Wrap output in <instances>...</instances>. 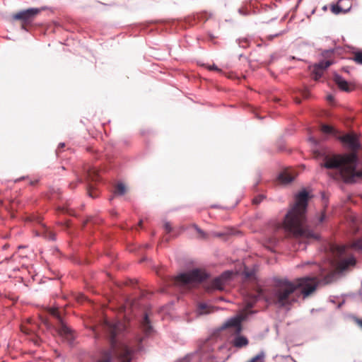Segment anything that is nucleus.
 <instances>
[{
    "label": "nucleus",
    "mask_w": 362,
    "mask_h": 362,
    "mask_svg": "<svg viewBox=\"0 0 362 362\" xmlns=\"http://www.w3.org/2000/svg\"><path fill=\"white\" fill-rule=\"evenodd\" d=\"M233 328L235 332L239 334L241 332V318L238 316L233 317L226 321L221 326V329Z\"/></svg>",
    "instance_id": "nucleus-10"
},
{
    "label": "nucleus",
    "mask_w": 362,
    "mask_h": 362,
    "mask_svg": "<svg viewBox=\"0 0 362 362\" xmlns=\"http://www.w3.org/2000/svg\"><path fill=\"white\" fill-rule=\"evenodd\" d=\"M333 49H325L322 52L321 55L324 58H329L334 53Z\"/></svg>",
    "instance_id": "nucleus-28"
},
{
    "label": "nucleus",
    "mask_w": 362,
    "mask_h": 362,
    "mask_svg": "<svg viewBox=\"0 0 362 362\" xmlns=\"http://www.w3.org/2000/svg\"><path fill=\"white\" fill-rule=\"evenodd\" d=\"M347 4H348V2H347V1H345V2L344 3V6H347Z\"/></svg>",
    "instance_id": "nucleus-49"
},
{
    "label": "nucleus",
    "mask_w": 362,
    "mask_h": 362,
    "mask_svg": "<svg viewBox=\"0 0 362 362\" xmlns=\"http://www.w3.org/2000/svg\"><path fill=\"white\" fill-rule=\"evenodd\" d=\"M356 263V258L354 256H351L341 260L338 264V269L342 272L346 271L349 267L355 266Z\"/></svg>",
    "instance_id": "nucleus-11"
},
{
    "label": "nucleus",
    "mask_w": 362,
    "mask_h": 362,
    "mask_svg": "<svg viewBox=\"0 0 362 362\" xmlns=\"http://www.w3.org/2000/svg\"><path fill=\"white\" fill-rule=\"evenodd\" d=\"M211 69H215V70H218L217 66H214V65L211 67Z\"/></svg>",
    "instance_id": "nucleus-44"
},
{
    "label": "nucleus",
    "mask_w": 362,
    "mask_h": 362,
    "mask_svg": "<svg viewBox=\"0 0 362 362\" xmlns=\"http://www.w3.org/2000/svg\"><path fill=\"white\" fill-rule=\"evenodd\" d=\"M274 286L268 293L262 290L258 291L254 296L253 303L261 299L267 303L274 304L279 308L291 305L297 301V298L293 296L297 288H301L300 293L303 298L308 297L317 288L315 278L304 276L291 281L287 278L274 279Z\"/></svg>",
    "instance_id": "nucleus-2"
},
{
    "label": "nucleus",
    "mask_w": 362,
    "mask_h": 362,
    "mask_svg": "<svg viewBox=\"0 0 362 362\" xmlns=\"http://www.w3.org/2000/svg\"><path fill=\"white\" fill-rule=\"evenodd\" d=\"M269 240V243H271V245H274V246L277 245V243L279 242L278 238L276 237L270 238Z\"/></svg>",
    "instance_id": "nucleus-35"
},
{
    "label": "nucleus",
    "mask_w": 362,
    "mask_h": 362,
    "mask_svg": "<svg viewBox=\"0 0 362 362\" xmlns=\"http://www.w3.org/2000/svg\"><path fill=\"white\" fill-rule=\"evenodd\" d=\"M334 63L332 60H321L318 63H316L314 64L315 67H317L323 71L328 68L330 65H332Z\"/></svg>",
    "instance_id": "nucleus-20"
},
{
    "label": "nucleus",
    "mask_w": 362,
    "mask_h": 362,
    "mask_svg": "<svg viewBox=\"0 0 362 362\" xmlns=\"http://www.w3.org/2000/svg\"><path fill=\"white\" fill-rule=\"evenodd\" d=\"M233 344L236 348H242L248 344V339L244 336L238 335L233 339Z\"/></svg>",
    "instance_id": "nucleus-15"
},
{
    "label": "nucleus",
    "mask_w": 362,
    "mask_h": 362,
    "mask_svg": "<svg viewBox=\"0 0 362 362\" xmlns=\"http://www.w3.org/2000/svg\"><path fill=\"white\" fill-rule=\"evenodd\" d=\"M249 307L252 308V304H249Z\"/></svg>",
    "instance_id": "nucleus-52"
},
{
    "label": "nucleus",
    "mask_w": 362,
    "mask_h": 362,
    "mask_svg": "<svg viewBox=\"0 0 362 362\" xmlns=\"http://www.w3.org/2000/svg\"><path fill=\"white\" fill-rule=\"evenodd\" d=\"M6 247H7L6 245H4V246L3 247V248L5 250V249H6Z\"/></svg>",
    "instance_id": "nucleus-51"
},
{
    "label": "nucleus",
    "mask_w": 362,
    "mask_h": 362,
    "mask_svg": "<svg viewBox=\"0 0 362 362\" xmlns=\"http://www.w3.org/2000/svg\"><path fill=\"white\" fill-rule=\"evenodd\" d=\"M141 328L146 337L149 336L153 332V327L151 325L150 320L148 315L146 313L141 322Z\"/></svg>",
    "instance_id": "nucleus-13"
},
{
    "label": "nucleus",
    "mask_w": 362,
    "mask_h": 362,
    "mask_svg": "<svg viewBox=\"0 0 362 362\" xmlns=\"http://www.w3.org/2000/svg\"><path fill=\"white\" fill-rule=\"evenodd\" d=\"M350 247L362 254V238L352 242Z\"/></svg>",
    "instance_id": "nucleus-22"
},
{
    "label": "nucleus",
    "mask_w": 362,
    "mask_h": 362,
    "mask_svg": "<svg viewBox=\"0 0 362 362\" xmlns=\"http://www.w3.org/2000/svg\"><path fill=\"white\" fill-rule=\"evenodd\" d=\"M197 16L199 19L204 21H206L209 18L208 13L206 12L198 13Z\"/></svg>",
    "instance_id": "nucleus-30"
},
{
    "label": "nucleus",
    "mask_w": 362,
    "mask_h": 362,
    "mask_svg": "<svg viewBox=\"0 0 362 362\" xmlns=\"http://www.w3.org/2000/svg\"><path fill=\"white\" fill-rule=\"evenodd\" d=\"M280 34H281V33L276 34V35H274V36H275V37L279 36Z\"/></svg>",
    "instance_id": "nucleus-50"
},
{
    "label": "nucleus",
    "mask_w": 362,
    "mask_h": 362,
    "mask_svg": "<svg viewBox=\"0 0 362 362\" xmlns=\"http://www.w3.org/2000/svg\"><path fill=\"white\" fill-rule=\"evenodd\" d=\"M141 341H142V339L139 338V345H140L141 344Z\"/></svg>",
    "instance_id": "nucleus-46"
},
{
    "label": "nucleus",
    "mask_w": 362,
    "mask_h": 362,
    "mask_svg": "<svg viewBox=\"0 0 362 362\" xmlns=\"http://www.w3.org/2000/svg\"><path fill=\"white\" fill-rule=\"evenodd\" d=\"M209 276V274L205 270L202 269H193L177 275L176 281L182 285H189L193 283H201L208 279Z\"/></svg>",
    "instance_id": "nucleus-5"
},
{
    "label": "nucleus",
    "mask_w": 362,
    "mask_h": 362,
    "mask_svg": "<svg viewBox=\"0 0 362 362\" xmlns=\"http://www.w3.org/2000/svg\"><path fill=\"white\" fill-rule=\"evenodd\" d=\"M309 141L314 144L315 146L317 144V141L314 137H310Z\"/></svg>",
    "instance_id": "nucleus-39"
},
{
    "label": "nucleus",
    "mask_w": 362,
    "mask_h": 362,
    "mask_svg": "<svg viewBox=\"0 0 362 362\" xmlns=\"http://www.w3.org/2000/svg\"><path fill=\"white\" fill-rule=\"evenodd\" d=\"M278 180L281 183L286 185L291 182L294 180V177L284 171L279 175Z\"/></svg>",
    "instance_id": "nucleus-16"
},
{
    "label": "nucleus",
    "mask_w": 362,
    "mask_h": 362,
    "mask_svg": "<svg viewBox=\"0 0 362 362\" xmlns=\"http://www.w3.org/2000/svg\"><path fill=\"white\" fill-rule=\"evenodd\" d=\"M264 197L263 195H259L255 198L253 199V204H259L263 199Z\"/></svg>",
    "instance_id": "nucleus-31"
},
{
    "label": "nucleus",
    "mask_w": 362,
    "mask_h": 362,
    "mask_svg": "<svg viewBox=\"0 0 362 362\" xmlns=\"http://www.w3.org/2000/svg\"><path fill=\"white\" fill-rule=\"evenodd\" d=\"M233 274V272L231 271H226L223 273H222L220 276L224 279V281L226 282L228 281Z\"/></svg>",
    "instance_id": "nucleus-29"
},
{
    "label": "nucleus",
    "mask_w": 362,
    "mask_h": 362,
    "mask_svg": "<svg viewBox=\"0 0 362 362\" xmlns=\"http://www.w3.org/2000/svg\"><path fill=\"white\" fill-rule=\"evenodd\" d=\"M353 60L358 64L362 65V50L356 51L354 52Z\"/></svg>",
    "instance_id": "nucleus-26"
},
{
    "label": "nucleus",
    "mask_w": 362,
    "mask_h": 362,
    "mask_svg": "<svg viewBox=\"0 0 362 362\" xmlns=\"http://www.w3.org/2000/svg\"><path fill=\"white\" fill-rule=\"evenodd\" d=\"M322 201L324 202L325 207H326L327 204H328V200H327V197H326L325 193L322 194Z\"/></svg>",
    "instance_id": "nucleus-38"
},
{
    "label": "nucleus",
    "mask_w": 362,
    "mask_h": 362,
    "mask_svg": "<svg viewBox=\"0 0 362 362\" xmlns=\"http://www.w3.org/2000/svg\"><path fill=\"white\" fill-rule=\"evenodd\" d=\"M164 228L168 233H170L172 230L171 226L169 222H165L164 224Z\"/></svg>",
    "instance_id": "nucleus-37"
},
{
    "label": "nucleus",
    "mask_w": 362,
    "mask_h": 362,
    "mask_svg": "<svg viewBox=\"0 0 362 362\" xmlns=\"http://www.w3.org/2000/svg\"><path fill=\"white\" fill-rule=\"evenodd\" d=\"M264 351H261L257 355L252 358L248 362H264Z\"/></svg>",
    "instance_id": "nucleus-24"
},
{
    "label": "nucleus",
    "mask_w": 362,
    "mask_h": 362,
    "mask_svg": "<svg viewBox=\"0 0 362 362\" xmlns=\"http://www.w3.org/2000/svg\"><path fill=\"white\" fill-rule=\"evenodd\" d=\"M322 9H323L324 11H326V10L327 9V6H324L322 7Z\"/></svg>",
    "instance_id": "nucleus-45"
},
{
    "label": "nucleus",
    "mask_w": 362,
    "mask_h": 362,
    "mask_svg": "<svg viewBox=\"0 0 362 362\" xmlns=\"http://www.w3.org/2000/svg\"><path fill=\"white\" fill-rule=\"evenodd\" d=\"M194 228L197 230L198 233H199L202 237L206 236V233L204 230H202L200 228H199L196 224L193 225Z\"/></svg>",
    "instance_id": "nucleus-32"
},
{
    "label": "nucleus",
    "mask_w": 362,
    "mask_h": 362,
    "mask_svg": "<svg viewBox=\"0 0 362 362\" xmlns=\"http://www.w3.org/2000/svg\"><path fill=\"white\" fill-rule=\"evenodd\" d=\"M37 235H42L44 238L49 240H55L56 237L55 234L49 230L47 228L43 227V230L41 232L40 234L37 233Z\"/></svg>",
    "instance_id": "nucleus-18"
},
{
    "label": "nucleus",
    "mask_w": 362,
    "mask_h": 362,
    "mask_svg": "<svg viewBox=\"0 0 362 362\" xmlns=\"http://www.w3.org/2000/svg\"><path fill=\"white\" fill-rule=\"evenodd\" d=\"M208 35L211 41H214V40L216 38V37L211 33H209Z\"/></svg>",
    "instance_id": "nucleus-40"
},
{
    "label": "nucleus",
    "mask_w": 362,
    "mask_h": 362,
    "mask_svg": "<svg viewBox=\"0 0 362 362\" xmlns=\"http://www.w3.org/2000/svg\"><path fill=\"white\" fill-rule=\"evenodd\" d=\"M88 176L92 180H97L98 177V170L93 168L88 170Z\"/></svg>",
    "instance_id": "nucleus-25"
},
{
    "label": "nucleus",
    "mask_w": 362,
    "mask_h": 362,
    "mask_svg": "<svg viewBox=\"0 0 362 362\" xmlns=\"http://www.w3.org/2000/svg\"><path fill=\"white\" fill-rule=\"evenodd\" d=\"M40 12V8H30L16 13L13 16V19L21 21L23 24L22 28H24V25L30 24Z\"/></svg>",
    "instance_id": "nucleus-7"
},
{
    "label": "nucleus",
    "mask_w": 362,
    "mask_h": 362,
    "mask_svg": "<svg viewBox=\"0 0 362 362\" xmlns=\"http://www.w3.org/2000/svg\"><path fill=\"white\" fill-rule=\"evenodd\" d=\"M344 250H345V248H344V247H342V248L341 249V252H344Z\"/></svg>",
    "instance_id": "nucleus-48"
},
{
    "label": "nucleus",
    "mask_w": 362,
    "mask_h": 362,
    "mask_svg": "<svg viewBox=\"0 0 362 362\" xmlns=\"http://www.w3.org/2000/svg\"><path fill=\"white\" fill-rule=\"evenodd\" d=\"M321 130L326 134H333L334 132L333 127L327 124H323L321 127Z\"/></svg>",
    "instance_id": "nucleus-27"
},
{
    "label": "nucleus",
    "mask_w": 362,
    "mask_h": 362,
    "mask_svg": "<svg viewBox=\"0 0 362 362\" xmlns=\"http://www.w3.org/2000/svg\"><path fill=\"white\" fill-rule=\"evenodd\" d=\"M238 45L240 47H246L247 45V39H243V40H238Z\"/></svg>",
    "instance_id": "nucleus-34"
},
{
    "label": "nucleus",
    "mask_w": 362,
    "mask_h": 362,
    "mask_svg": "<svg viewBox=\"0 0 362 362\" xmlns=\"http://www.w3.org/2000/svg\"><path fill=\"white\" fill-rule=\"evenodd\" d=\"M333 80L341 90L347 92L350 90L346 80L337 72H334L333 74Z\"/></svg>",
    "instance_id": "nucleus-12"
},
{
    "label": "nucleus",
    "mask_w": 362,
    "mask_h": 362,
    "mask_svg": "<svg viewBox=\"0 0 362 362\" xmlns=\"http://www.w3.org/2000/svg\"><path fill=\"white\" fill-rule=\"evenodd\" d=\"M125 192H126L125 185L122 182L117 183V185H116V187L115 189V191H114V194L122 196L125 194Z\"/></svg>",
    "instance_id": "nucleus-21"
},
{
    "label": "nucleus",
    "mask_w": 362,
    "mask_h": 362,
    "mask_svg": "<svg viewBox=\"0 0 362 362\" xmlns=\"http://www.w3.org/2000/svg\"><path fill=\"white\" fill-rule=\"evenodd\" d=\"M342 70H343V71H344V72L349 73V69H348V68H347V67H344V68L342 69Z\"/></svg>",
    "instance_id": "nucleus-43"
},
{
    "label": "nucleus",
    "mask_w": 362,
    "mask_h": 362,
    "mask_svg": "<svg viewBox=\"0 0 362 362\" xmlns=\"http://www.w3.org/2000/svg\"><path fill=\"white\" fill-rule=\"evenodd\" d=\"M214 310V307L211 306L205 303H199L197 308V313L199 315H206L212 313Z\"/></svg>",
    "instance_id": "nucleus-14"
},
{
    "label": "nucleus",
    "mask_w": 362,
    "mask_h": 362,
    "mask_svg": "<svg viewBox=\"0 0 362 362\" xmlns=\"http://www.w3.org/2000/svg\"><path fill=\"white\" fill-rule=\"evenodd\" d=\"M103 327L108 334L113 354L119 362H131L135 349L126 343H119L118 337L124 329V325L118 321L104 320Z\"/></svg>",
    "instance_id": "nucleus-4"
},
{
    "label": "nucleus",
    "mask_w": 362,
    "mask_h": 362,
    "mask_svg": "<svg viewBox=\"0 0 362 362\" xmlns=\"http://www.w3.org/2000/svg\"><path fill=\"white\" fill-rule=\"evenodd\" d=\"M96 362H113L112 353L111 351H103Z\"/></svg>",
    "instance_id": "nucleus-17"
},
{
    "label": "nucleus",
    "mask_w": 362,
    "mask_h": 362,
    "mask_svg": "<svg viewBox=\"0 0 362 362\" xmlns=\"http://www.w3.org/2000/svg\"><path fill=\"white\" fill-rule=\"evenodd\" d=\"M314 153L316 157L322 158V162L320 163L321 168L337 170L333 175L329 174L333 179L341 180L345 183L352 184L362 177V170H356L357 153L335 154L329 156L320 149L315 150Z\"/></svg>",
    "instance_id": "nucleus-3"
},
{
    "label": "nucleus",
    "mask_w": 362,
    "mask_h": 362,
    "mask_svg": "<svg viewBox=\"0 0 362 362\" xmlns=\"http://www.w3.org/2000/svg\"><path fill=\"white\" fill-rule=\"evenodd\" d=\"M51 313L56 317H57L60 321V325L58 328L59 334L70 345H71L75 339V336L73 331L64 324L59 315L58 314L57 310L55 308H52Z\"/></svg>",
    "instance_id": "nucleus-6"
},
{
    "label": "nucleus",
    "mask_w": 362,
    "mask_h": 362,
    "mask_svg": "<svg viewBox=\"0 0 362 362\" xmlns=\"http://www.w3.org/2000/svg\"><path fill=\"white\" fill-rule=\"evenodd\" d=\"M339 140L351 151H356L361 147L357 136L354 134H344L339 137Z\"/></svg>",
    "instance_id": "nucleus-9"
},
{
    "label": "nucleus",
    "mask_w": 362,
    "mask_h": 362,
    "mask_svg": "<svg viewBox=\"0 0 362 362\" xmlns=\"http://www.w3.org/2000/svg\"><path fill=\"white\" fill-rule=\"evenodd\" d=\"M308 202V193L304 189L296 196L295 204L286 214L282 226L279 224L277 229L282 228L288 235L299 241L319 240L320 235L314 229H317L326 220L325 211L317 213L305 226ZM298 249H306V244L299 242Z\"/></svg>",
    "instance_id": "nucleus-1"
},
{
    "label": "nucleus",
    "mask_w": 362,
    "mask_h": 362,
    "mask_svg": "<svg viewBox=\"0 0 362 362\" xmlns=\"http://www.w3.org/2000/svg\"><path fill=\"white\" fill-rule=\"evenodd\" d=\"M351 7V0H339L336 4L331 5L330 9L334 14L339 15L348 13Z\"/></svg>",
    "instance_id": "nucleus-8"
},
{
    "label": "nucleus",
    "mask_w": 362,
    "mask_h": 362,
    "mask_svg": "<svg viewBox=\"0 0 362 362\" xmlns=\"http://www.w3.org/2000/svg\"><path fill=\"white\" fill-rule=\"evenodd\" d=\"M37 182V180H35V182H31V183H30V184H31V185H34V184H35V183H36Z\"/></svg>",
    "instance_id": "nucleus-47"
},
{
    "label": "nucleus",
    "mask_w": 362,
    "mask_h": 362,
    "mask_svg": "<svg viewBox=\"0 0 362 362\" xmlns=\"http://www.w3.org/2000/svg\"><path fill=\"white\" fill-rule=\"evenodd\" d=\"M238 13L243 16H247L250 14V11L244 8H240L238 9Z\"/></svg>",
    "instance_id": "nucleus-33"
},
{
    "label": "nucleus",
    "mask_w": 362,
    "mask_h": 362,
    "mask_svg": "<svg viewBox=\"0 0 362 362\" xmlns=\"http://www.w3.org/2000/svg\"><path fill=\"white\" fill-rule=\"evenodd\" d=\"M312 75H313V78L315 81H317L323 75V71L320 69H318V68H317V67H315V66L313 65V69H312Z\"/></svg>",
    "instance_id": "nucleus-23"
},
{
    "label": "nucleus",
    "mask_w": 362,
    "mask_h": 362,
    "mask_svg": "<svg viewBox=\"0 0 362 362\" xmlns=\"http://www.w3.org/2000/svg\"><path fill=\"white\" fill-rule=\"evenodd\" d=\"M357 324L362 327V319H356Z\"/></svg>",
    "instance_id": "nucleus-41"
},
{
    "label": "nucleus",
    "mask_w": 362,
    "mask_h": 362,
    "mask_svg": "<svg viewBox=\"0 0 362 362\" xmlns=\"http://www.w3.org/2000/svg\"><path fill=\"white\" fill-rule=\"evenodd\" d=\"M65 146L64 143H60L59 144L58 148H63ZM59 149L57 150V152H58Z\"/></svg>",
    "instance_id": "nucleus-42"
},
{
    "label": "nucleus",
    "mask_w": 362,
    "mask_h": 362,
    "mask_svg": "<svg viewBox=\"0 0 362 362\" xmlns=\"http://www.w3.org/2000/svg\"><path fill=\"white\" fill-rule=\"evenodd\" d=\"M175 362H190V358L188 356H186L182 358L177 360Z\"/></svg>",
    "instance_id": "nucleus-36"
},
{
    "label": "nucleus",
    "mask_w": 362,
    "mask_h": 362,
    "mask_svg": "<svg viewBox=\"0 0 362 362\" xmlns=\"http://www.w3.org/2000/svg\"><path fill=\"white\" fill-rule=\"evenodd\" d=\"M226 282L220 276L214 279L211 286L214 289L222 290Z\"/></svg>",
    "instance_id": "nucleus-19"
}]
</instances>
